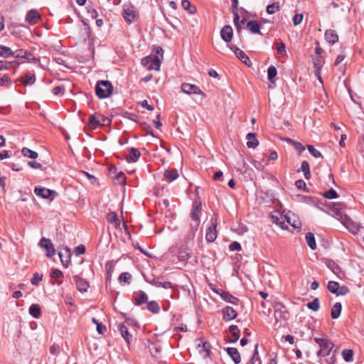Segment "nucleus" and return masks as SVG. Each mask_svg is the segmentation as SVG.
Returning <instances> with one entry per match:
<instances>
[{
	"label": "nucleus",
	"mask_w": 364,
	"mask_h": 364,
	"mask_svg": "<svg viewBox=\"0 0 364 364\" xmlns=\"http://www.w3.org/2000/svg\"><path fill=\"white\" fill-rule=\"evenodd\" d=\"M280 9V5L279 2H274L272 4H269L267 6L266 11L269 14H274L276 12L279 11Z\"/></svg>",
	"instance_id": "obj_40"
},
{
	"label": "nucleus",
	"mask_w": 364,
	"mask_h": 364,
	"mask_svg": "<svg viewBox=\"0 0 364 364\" xmlns=\"http://www.w3.org/2000/svg\"><path fill=\"white\" fill-rule=\"evenodd\" d=\"M89 123H90V127L92 129H95L101 124V122H100V120L97 119L95 115L92 114L89 117Z\"/></svg>",
	"instance_id": "obj_49"
},
{
	"label": "nucleus",
	"mask_w": 364,
	"mask_h": 364,
	"mask_svg": "<svg viewBox=\"0 0 364 364\" xmlns=\"http://www.w3.org/2000/svg\"><path fill=\"white\" fill-rule=\"evenodd\" d=\"M65 251H66V253L68 254L66 259H65V257H64V256L63 255V253L61 252H58V256L60 259L62 264L64 267H68L69 265V263L70 262L71 254H70V249L68 247H65Z\"/></svg>",
	"instance_id": "obj_32"
},
{
	"label": "nucleus",
	"mask_w": 364,
	"mask_h": 364,
	"mask_svg": "<svg viewBox=\"0 0 364 364\" xmlns=\"http://www.w3.org/2000/svg\"><path fill=\"white\" fill-rule=\"evenodd\" d=\"M277 50L280 54L286 55V46L283 42H281L278 44Z\"/></svg>",
	"instance_id": "obj_64"
},
{
	"label": "nucleus",
	"mask_w": 364,
	"mask_h": 364,
	"mask_svg": "<svg viewBox=\"0 0 364 364\" xmlns=\"http://www.w3.org/2000/svg\"><path fill=\"white\" fill-rule=\"evenodd\" d=\"M191 255V250L186 247H181L178 250V259L181 262L187 261Z\"/></svg>",
	"instance_id": "obj_20"
},
{
	"label": "nucleus",
	"mask_w": 364,
	"mask_h": 364,
	"mask_svg": "<svg viewBox=\"0 0 364 364\" xmlns=\"http://www.w3.org/2000/svg\"><path fill=\"white\" fill-rule=\"evenodd\" d=\"M43 275H40L38 273H34L33 278L31 280V283L33 285L37 286L38 285L39 282L42 280Z\"/></svg>",
	"instance_id": "obj_53"
},
{
	"label": "nucleus",
	"mask_w": 364,
	"mask_h": 364,
	"mask_svg": "<svg viewBox=\"0 0 364 364\" xmlns=\"http://www.w3.org/2000/svg\"><path fill=\"white\" fill-rule=\"evenodd\" d=\"M181 90L186 94H198L203 95V91L196 85L189 83H183L181 85Z\"/></svg>",
	"instance_id": "obj_8"
},
{
	"label": "nucleus",
	"mask_w": 364,
	"mask_h": 364,
	"mask_svg": "<svg viewBox=\"0 0 364 364\" xmlns=\"http://www.w3.org/2000/svg\"><path fill=\"white\" fill-rule=\"evenodd\" d=\"M24 58L28 60V61H32L34 63H37L39 61V60L37 58L33 56V55L31 52H28V50H26V55H25Z\"/></svg>",
	"instance_id": "obj_61"
},
{
	"label": "nucleus",
	"mask_w": 364,
	"mask_h": 364,
	"mask_svg": "<svg viewBox=\"0 0 364 364\" xmlns=\"http://www.w3.org/2000/svg\"><path fill=\"white\" fill-rule=\"evenodd\" d=\"M132 280V275L129 272H123L119 277V281L120 283H126L129 284Z\"/></svg>",
	"instance_id": "obj_44"
},
{
	"label": "nucleus",
	"mask_w": 364,
	"mask_h": 364,
	"mask_svg": "<svg viewBox=\"0 0 364 364\" xmlns=\"http://www.w3.org/2000/svg\"><path fill=\"white\" fill-rule=\"evenodd\" d=\"M293 146L295 148V149L298 151L299 154L305 149L304 146L300 142L298 141L294 142Z\"/></svg>",
	"instance_id": "obj_63"
},
{
	"label": "nucleus",
	"mask_w": 364,
	"mask_h": 364,
	"mask_svg": "<svg viewBox=\"0 0 364 364\" xmlns=\"http://www.w3.org/2000/svg\"><path fill=\"white\" fill-rule=\"evenodd\" d=\"M202 210L201 203L194 205L191 215V222L189 228L186 235V240L191 241L194 239L196 232H197L200 223V215Z\"/></svg>",
	"instance_id": "obj_1"
},
{
	"label": "nucleus",
	"mask_w": 364,
	"mask_h": 364,
	"mask_svg": "<svg viewBox=\"0 0 364 364\" xmlns=\"http://www.w3.org/2000/svg\"><path fill=\"white\" fill-rule=\"evenodd\" d=\"M230 331L232 333V336L233 337L232 340H230V342L235 343L240 338V330L236 325H231L229 327Z\"/></svg>",
	"instance_id": "obj_37"
},
{
	"label": "nucleus",
	"mask_w": 364,
	"mask_h": 364,
	"mask_svg": "<svg viewBox=\"0 0 364 364\" xmlns=\"http://www.w3.org/2000/svg\"><path fill=\"white\" fill-rule=\"evenodd\" d=\"M323 196L328 199H334L338 198V195L335 190L331 188L323 194Z\"/></svg>",
	"instance_id": "obj_51"
},
{
	"label": "nucleus",
	"mask_w": 364,
	"mask_h": 364,
	"mask_svg": "<svg viewBox=\"0 0 364 364\" xmlns=\"http://www.w3.org/2000/svg\"><path fill=\"white\" fill-rule=\"evenodd\" d=\"M232 13L234 16V18H233L234 25L236 27L237 33L240 35L242 31V26L246 23V19L243 18L241 21H240L238 9L232 10Z\"/></svg>",
	"instance_id": "obj_11"
},
{
	"label": "nucleus",
	"mask_w": 364,
	"mask_h": 364,
	"mask_svg": "<svg viewBox=\"0 0 364 364\" xmlns=\"http://www.w3.org/2000/svg\"><path fill=\"white\" fill-rule=\"evenodd\" d=\"M301 170L304 172L306 179L309 180L311 178L310 167L308 161H303L301 165Z\"/></svg>",
	"instance_id": "obj_38"
},
{
	"label": "nucleus",
	"mask_w": 364,
	"mask_h": 364,
	"mask_svg": "<svg viewBox=\"0 0 364 364\" xmlns=\"http://www.w3.org/2000/svg\"><path fill=\"white\" fill-rule=\"evenodd\" d=\"M274 318L276 322L287 321L289 318V314L287 308L282 304L277 303L274 306Z\"/></svg>",
	"instance_id": "obj_5"
},
{
	"label": "nucleus",
	"mask_w": 364,
	"mask_h": 364,
	"mask_svg": "<svg viewBox=\"0 0 364 364\" xmlns=\"http://www.w3.org/2000/svg\"><path fill=\"white\" fill-rule=\"evenodd\" d=\"M233 31L230 26L227 25L222 28L220 31V36L222 39L226 42L230 43L232 38Z\"/></svg>",
	"instance_id": "obj_10"
},
{
	"label": "nucleus",
	"mask_w": 364,
	"mask_h": 364,
	"mask_svg": "<svg viewBox=\"0 0 364 364\" xmlns=\"http://www.w3.org/2000/svg\"><path fill=\"white\" fill-rule=\"evenodd\" d=\"M13 55V50L9 47L0 45V57L6 58Z\"/></svg>",
	"instance_id": "obj_36"
},
{
	"label": "nucleus",
	"mask_w": 364,
	"mask_h": 364,
	"mask_svg": "<svg viewBox=\"0 0 364 364\" xmlns=\"http://www.w3.org/2000/svg\"><path fill=\"white\" fill-rule=\"evenodd\" d=\"M314 341L320 347V350L317 352L318 357H326L330 355L334 345L329 339L315 338Z\"/></svg>",
	"instance_id": "obj_3"
},
{
	"label": "nucleus",
	"mask_w": 364,
	"mask_h": 364,
	"mask_svg": "<svg viewBox=\"0 0 364 364\" xmlns=\"http://www.w3.org/2000/svg\"><path fill=\"white\" fill-rule=\"evenodd\" d=\"M181 4L182 7L190 14H193L196 11V7L192 6L188 0H183Z\"/></svg>",
	"instance_id": "obj_39"
},
{
	"label": "nucleus",
	"mask_w": 364,
	"mask_h": 364,
	"mask_svg": "<svg viewBox=\"0 0 364 364\" xmlns=\"http://www.w3.org/2000/svg\"><path fill=\"white\" fill-rule=\"evenodd\" d=\"M342 356L345 361L351 362L353 360V351L350 349H345L342 351Z\"/></svg>",
	"instance_id": "obj_43"
},
{
	"label": "nucleus",
	"mask_w": 364,
	"mask_h": 364,
	"mask_svg": "<svg viewBox=\"0 0 364 364\" xmlns=\"http://www.w3.org/2000/svg\"><path fill=\"white\" fill-rule=\"evenodd\" d=\"M341 310H342L341 304L340 302L336 303L331 309V316L332 318H333V319L338 318L341 315Z\"/></svg>",
	"instance_id": "obj_28"
},
{
	"label": "nucleus",
	"mask_w": 364,
	"mask_h": 364,
	"mask_svg": "<svg viewBox=\"0 0 364 364\" xmlns=\"http://www.w3.org/2000/svg\"><path fill=\"white\" fill-rule=\"evenodd\" d=\"M76 255H80L85 252V247L83 245H80L75 248Z\"/></svg>",
	"instance_id": "obj_62"
},
{
	"label": "nucleus",
	"mask_w": 364,
	"mask_h": 364,
	"mask_svg": "<svg viewBox=\"0 0 364 364\" xmlns=\"http://www.w3.org/2000/svg\"><path fill=\"white\" fill-rule=\"evenodd\" d=\"M39 246L46 250V255L48 257H51L55 253V247L51 242L50 240L43 237L39 243Z\"/></svg>",
	"instance_id": "obj_6"
},
{
	"label": "nucleus",
	"mask_w": 364,
	"mask_h": 364,
	"mask_svg": "<svg viewBox=\"0 0 364 364\" xmlns=\"http://www.w3.org/2000/svg\"><path fill=\"white\" fill-rule=\"evenodd\" d=\"M306 306L308 307V309H309L314 311H318L319 309V306H320V302H319L318 299L315 298L311 302H309L306 304Z\"/></svg>",
	"instance_id": "obj_45"
},
{
	"label": "nucleus",
	"mask_w": 364,
	"mask_h": 364,
	"mask_svg": "<svg viewBox=\"0 0 364 364\" xmlns=\"http://www.w3.org/2000/svg\"><path fill=\"white\" fill-rule=\"evenodd\" d=\"M325 39L329 43L334 44L338 41V36L336 31L328 29L325 32Z\"/></svg>",
	"instance_id": "obj_19"
},
{
	"label": "nucleus",
	"mask_w": 364,
	"mask_h": 364,
	"mask_svg": "<svg viewBox=\"0 0 364 364\" xmlns=\"http://www.w3.org/2000/svg\"><path fill=\"white\" fill-rule=\"evenodd\" d=\"M179 174L176 169L166 170L164 172V177L168 182L176 180Z\"/></svg>",
	"instance_id": "obj_27"
},
{
	"label": "nucleus",
	"mask_w": 364,
	"mask_h": 364,
	"mask_svg": "<svg viewBox=\"0 0 364 364\" xmlns=\"http://www.w3.org/2000/svg\"><path fill=\"white\" fill-rule=\"evenodd\" d=\"M247 28L252 33H259L262 35V33L260 31V26L259 23L257 21L252 20L250 21L247 23Z\"/></svg>",
	"instance_id": "obj_24"
},
{
	"label": "nucleus",
	"mask_w": 364,
	"mask_h": 364,
	"mask_svg": "<svg viewBox=\"0 0 364 364\" xmlns=\"http://www.w3.org/2000/svg\"><path fill=\"white\" fill-rule=\"evenodd\" d=\"M118 330L120 331L122 336L129 344L132 340V335L129 333L127 327L123 323L118 324Z\"/></svg>",
	"instance_id": "obj_16"
},
{
	"label": "nucleus",
	"mask_w": 364,
	"mask_h": 364,
	"mask_svg": "<svg viewBox=\"0 0 364 364\" xmlns=\"http://www.w3.org/2000/svg\"><path fill=\"white\" fill-rule=\"evenodd\" d=\"M306 243L311 250L316 248V243L315 240L314 235L312 232H307L305 236Z\"/></svg>",
	"instance_id": "obj_30"
},
{
	"label": "nucleus",
	"mask_w": 364,
	"mask_h": 364,
	"mask_svg": "<svg viewBox=\"0 0 364 364\" xmlns=\"http://www.w3.org/2000/svg\"><path fill=\"white\" fill-rule=\"evenodd\" d=\"M308 151L311 153V154L315 158H323L321 153L316 149L312 145H307Z\"/></svg>",
	"instance_id": "obj_50"
},
{
	"label": "nucleus",
	"mask_w": 364,
	"mask_h": 364,
	"mask_svg": "<svg viewBox=\"0 0 364 364\" xmlns=\"http://www.w3.org/2000/svg\"><path fill=\"white\" fill-rule=\"evenodd\" d=\"M146 304H147L146 308L149 311H151V313H153L154 314L159 313L160 307L156 301H151L149 302L147 301Z\"/></svg>",
	"instance_id": "obj_35"
},
{
	"label": "nucleus",
	"mask_w": 364,
	"mask_h": 364,
	"mask_svg": "<svg viewBox=\"0 0 364 364\" xmlns=\"http://www.w3.org/2000/svg\"><path fill=\"white\" fill-rule=\"evenodd\" d=\"M237 58L248 67L252 66V63L251 60L243 51L242 53H239V56Z\"/></svg>",
	"instance_id": "obj_47"
},
{
	"label": "nucleus",
	"mask_w": 364,
	"mask_h": 364,
	"mask_svg": "<svg viewBox=\"0 0 364 364\" xmlns=\"http://www.w3.org/2000/svg\"><path fill=\"white\" fill-rule=\"evenodd\" d=\"M19 63L16 61H2L0 60V70H4L9 69L10 67H11L13 65H18Z\"/></svg>",
	"instance_id": "obj_46"
},
{
	"label": "nucleus",
	"mask_w": 364,
	"mask_h": 364,
	"mask_svg": "<svg viewBox=\"0 0 364 364\" xmlns=\"http://www.w3.org/2000/svg\"><path fill=\"white\" fill-rule=\"evenodd\" d=\"M220 295L221 298L225 300L226 302L232 304H237L240 301L239 299L231 295L229 292L225 291H220Z\"/></svg>",
	"instance_id": "obj_23"
},
{
	"label": "nucleus",
	"mask_w": 364,
	"mask_h": 364,
	"mask_svg": "<svg viewBox=\"0 0 364 364\" xmlns=\"http://www.w3.org/2000/svg\"><path fill=\"white\" fill-rule=\"evenodd\" d=\"M150 283L156 287H163L165 289L171 288V283L169 282H162L159 279H154Z\"/></svg>",
	"instance_id": "obj_33"
},
{
	"label": "nucleus",
	"mask_w": 364,
	"mask_h": 364,
	"mask_svg": "<svg viewBox=\"0 0 364 364\" xmlns=\"http://www.w3.org/2000/svg\"><path fill=\"white\" fill-rule=\"evenodd\" d=\"M29 314L35 318H38L41 314V309L38 304H32L29 308Z\"/></svg>",
	"instance_id": "obj_29"
},
{
	"label": "nucleus",
	"mask_w": 364,
	"mask_h": 364,
	"mask_svg": "<svg viewBox=\"0 0 364 364\" xmlns=\"http://www.w3.org/2000/svg\"><path fill=\"white\" fill-rule=\"evenodd\" d=\"M247 146L248 148H255L258 146L259 141L256 138V134L255 133H248L246 136Z\"/></svg>",
	"instance_id": "obj_25"
},
{
	"label": "nucleus",
	"mask_w": 364,
	"mask_h": 364,
	"mask_svg": "<svg viewBox=\"0 0 364 364\" xmlns=\"http://www.w3.org/2000/svg\"><path fill=\"white\" fill-rule=\"evenodd\" d=\"M349 292V289L346 286H338L336 296H345Z\"/></svg>",
	"instance_id": "obj_52"
},
{
	"label": "nucleus",
	"mask_w": 364,
	"mask_h": 364,
	"mask_svg": "<svg viewBox=\"0 0 364 364\" xmlns=\"http://www.w3.org/2000/svg\"><path fill=\"white\" fill-rule=\"evenodd\" d=\"M287 222L294 228H301V223L299 220L291 221L290 217H287Z\"/></svg>",
	"instance_id": "obj_58"
},
{
	"label": "nucleus",
	"mask_w": 364,
	"mask_h": 364,
	"mask_svg": "<svg viewBox=\"0 0 364 364\" xmlns=\"http://www.w3.org/2000/svg\"><path fill=\"white\" fill-rule=\"evenodd\" d=\"M123 17L128 23H132L136 17V13L134 8H128L124 11Z\"/></svg>",
	"instance_id": "obj_22"
},
{
	"label": "nucleus",
	"mask_w": 364,
	"mask_h": 364,
	"mask_svg": "<svg viewBox=\"0 0 364 364\" xmlns=\"http://www.w3.org/2000/svg\"><path fill=\"white\" fill-rule=\"evenodd\" d=\"M125 175L123 172L120 171L119 173H117V175L116 176V181H117V183L119 184V185H124L125 184Z\"/></svg>",
	"instance_id": "obj_54"
},
{
	"label": "nucleus",
	"mask_w": 364,
	"mask_h": 364,
	"mask_svg": "<svg viewBox=\"0 0 364 364\" xmlns=\"http://www.w3.org/2000/svg\"><path fill=\"white\" fill-rule=\"evenodd\" d=\"M142 65L146 67L147 70H159L160 69L161 60L158 55H148L141 59Z\"/></svg>",
	"instance_id": "obj_4"
},
{
	"label": "nucleus",
	"mask_w": 364,
	"mask_h": 364,
	"mask_svg": "<svg viewBox=\"0 0 364 364\" xmlns=\"http://www.w3.org/2000/svg\"><path fill=\"white\" fill-rule=\"evenodd\" d=\"M141 156L140 151L136 148H131L129 154L126 156V160L129 163L136 162Z\"/></svg>",
	"instance_id": "obj_17"
},
{
	"label": "nucleus",
	"mask_w": 364,
	"mask_h": 364,
	"mask_svg": "<svg viewBox=\"0 0 364 364\" xmlns=\"http://www.w3.org/2000/svg\"><path fill=\"white\" fill-rule=\"evenodd\" d=\"M212 225L207 229L205 239L208 242H212L215 240L217 238V223L213 222V220Z\"/></svg>",
	"instance_id": "obj_9"
},
{
	"label": "nucleus",
	"mask_w": 364,
	"mask_h": 364,
	"mask_svg": "<svg viewBox=\"0 0 364 364\" xmlns=\"http://www.w3.org/2000/svg\"><path fill=\"white\" fill-rule=\"evenodd\" d=\"M313 61H314V68H316L315 75L318 77V80L322 83L323 82H322L321 76L320 74V70L322 67V62H321V58L318 56L315 57L313 58Z\"/></svg>",
	"instance_id": "obj_26"
},
{
	"label": "nucleus",
	"mask_w": 364,
	"mask_h": 364,
	"mask_svg": "<svg viewBox=\"0 0 364 364\" xmlns=\"http://www.w3.org/2000/svg\"><path fill=\"white\" fill-rule=\"evenodd\" d=\"M223 319L226 321L235 319L237 316V311L230 306H226L223 309Z\"/></svg>",
	"instance_id": "obj_13"
},
{
	"label": "nucleus",
	"mask_w": 364,
	"mask_h": 364,
	"mask_svg": "<svg viewBox=\"0 0 364 364\" xmlns=\"http://www.w3.org/2000/svg\"><path fill=\"white\" fill-rule=\"evenodd\" d=\"M132 301L136 306H141L146 304L148 301V296L144 291L134 292L133 294Z\"/></svg>",
	"instance_id": "obj_7"
},
{
	"label": "nucleus",
	"mask_w": 364,
	"mask_h": 364,
	"mask_svg": "<svg viewBox=\"0 0 364 364\" xmlns=\"http://www.w3.org/2000/svg\"><path fill=\"white\" fill-rule=\"evenodd\" d=\"M14 55L12 56L16 58H24L25 55H26V50L23 49L16 50L13 51Z\"/></svg>",
	"instance_id": "obj_55"
},
{
	"label": "nucleus",
	"mask_w": 364,
	"mask_h": 364,
	"mask_svg": "<svg viewBox=\"0 0 364 364\" xmlns=\"http://www.w3.org/2000/svg\"><path fill=\"white\" fill-rule=\"evenodd\" d=\"M73 279L77 285V289L80 292H86L87 291V289L89 287V283L85 279H82L78 275H76L73 277Z\"/></svg>",
	"instance_id": "obj_12"
},
{
	"label": "nucleus",
	"mask_w": 364,
	"mask_h": 364,
	"mask_svg": "<svg viewBox=\"0 0 364 364\" xmlns=\"http://www.w3.org/2000/svg\"><path fill=\"white\" fill-rule=\"evenodd\" d=\"M36 81L35 74L27 73L24 77H22L21 82L24 85H33Z\"/></svg>",
	"instance_id": "obj_34"
},
{
	"label": "nucleus",
	"mask_w": 364,
	"mask_h": 364,
	"mask_svg": "<svg viewBox=\"0 0 364 364\" xmlns=\"http://www.w3.org/2000/svg\"><path fill=\"white\" fill-rule=\"evenodd\" d=\"M65 251H66V253L68 254L66 259H65V257H64V256L63 255V253L61 252H58V256L60 259L62 264L64 267H68L69 265V263L70 262L71 254H70V249L68 247H65Z\"/></svg>",
	"instance_id": "obj_31"
},
{
	"label": "nucleus",
	"mask_w": 364,
	"mask_h": 364,
	"mask_svg": "<svg viewBox=\"0 0 364 364\" xmlns=\"http://www.w3.org/2000/svg\"><path fill=\"white\" fill-rule=\"evenodd\" d=\"M277 74V68L274 65H270L267 69V78L272 83H274L273 79L276 77Z\"/></svg>",
	"instance_id": "obj_42"
},
{
	"label": "nucleus",
	"mask_w": 364,
	"mask_h": 364,
	"mask_svg": "<svg viewBox=\"0 0 364 364\" xmlns=\"http://www.w3.org/2000/svg\"><path fill=\"white\" fill-rule=\"evenodd\" d=\"M225 350L235 364H239L241 362L240 355L236 348L229 347Z\"/></svg>",
	"instance_id": "obj_18"
},
{
	"label": "nucleus",
	"mask_w": 364,
	"mask_h": 364,
	"mask_svg": "<svg viewBox=\"0 0 364 364\" xmlns=\"http://www.w3.org/2000/svg\"><path fill=\"white\" fill-rule=\"evenodd\" d=\"M34 193L36 196L47 199L49 198L53 193H55V191L45 187H36Z\"/></svg>",
	"instance_id": "obj_14"
},
{
	"label": "nucleus",
	"mask_w": 364,
	"mask_h": 364,
	"mask_svg": "<svg viewBox=\"0 0 364 364\" xmlns=\"http://www.w3.org/2000/svg\"><path fill=\"white\" fill-rule=\"evenodd\" d=\"M113 91V85L109 80H100L95 86V93L100 99H105L110 96Z\"/></svg>",
	"instance_id": "obj_2"
},
{
	"label": "nucleus",
	"mask_w": 364,
	"mask_h": 364,
	"mask_svg": "<svg viewBox=\"0 0 364 364\" xmlns=\"http://www.w3.org/2000/svg\"><path fill=\"white\" fill-rule=\"evenodd\" d=\"M303 20V14H297L293 17V23L294 26L299 25Z\"/></svg>",
	"instance_id": "obj_59"
},
{
	"label": "nucleus",
	"mask_w": 364,
	"mask_h": 364,
	"mask_svg": "<svg viewBox=\"0 0 364 364\" xmlns=\"http://www.w3.org/2000/svg\"><path fill=\"white\" fill-rule=\"evenodd\" d=\"M41 18V15L36 10H31L27 13L26 16V21L30 25H34L37 23V21Z\"/></svg>",
	"instance_id": "obj_15"
},
{
	"label": "nucleus",
	"mask_w": 364,
	"mask_h": 364,
	"mask_svg": "<svg viewBox=\"0 0 364 364\" xmlns=\"http://www.w3.org/2000/svg\"><path fill=\"white\" fill-rule=\"evenodd\" d=\"M21 152L24 156L28 157L30 159H35L38 157V153L36 151H32L26 147H23L21 150Z\"/></svg>",
	"instance_id": "obj_41"
},
{
	"label": "nucleus",
	"mask_w": 364,
	"mask_h": 364,
	"mask_svg": "<svg viewBox=\"0 0 364 364\" xmlns=\"http://www.w3.org/2000/svg\"><path fill=\"white\" fill-rule=\"evenodd\" d=\"M50 277L53 279H58V278L63 277V272L60 269H53V271L50 274Z\"/></svg>",
	"instance_id": "obj_60"
},
{
	"label": "nucleus",
	"mask_w": 364,
	"mask_h": 364,
	"mask_svg": "<svg viewBox=\"0 0 364 364\" xmlns=\"http://www.w3.org/2000/svg\"><path fill=\"white\" fill-rule=\"evenodd\" d=\"M338 286H339L338 282L330 281L328 283L327 289L329 291L336 294V293H337V289H338Z\"/></svg>",
	"instance_id": "obj_48"
},
{
	"label": "nucleus",
	"mask_w": 364,
	"mask_h": 364,
	"mask_svg": "<svg viewBox=\"0 0 364 364\" xmlns=\"http://www.w3.org/2000/svg\"><path fill=\"white\" fill-rule=\"evenodd\" d=\"M199 353L203 355V358H208L210 355V345L208 342L204 341L202 345L198 346Z\"/></svg>",
	"instance_id": "obj_21"
},
{
	"label": "nucleus",
	"mask_w": 364,
	"mask_h": 364,
	"mask_svg": "<svg viewBox=\"0 0 364 364\" xmlns=\"http://www.w3.org/2000/svg\"><path fill=\"white\" fill-rule=\"evenodd\" d=\"M229 249L230 251H240L242 247L238 242L235 241L230 245Z\"/></svg>",
	"instance_id": "obj_57"
},
{
	"label": "nucleus",
	"mask_w": 364,
	"mask_h": 364,
	"mask_svg": "<svg viewBox=\"0 0 364 364\" xmlns=\"http://www.w3.org/2000/svg\"><path fill=\"white\" fill-rule=\"evenodd\" d=\"M118 219L115 212H110L107 215V220L109 223H114Z\"/></svg>",
	"instance_id": "obj_56"
}]
</instances>
